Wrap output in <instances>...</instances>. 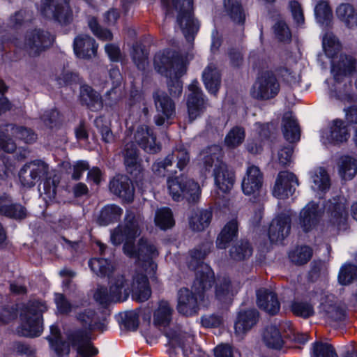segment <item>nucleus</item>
Listing matches in <instances>:
<instances>
[{
    "instance_id": "f257e3e1",
    "label": "nucleus",
    "mask_w": 357,
    "mask_h": 357,
    "mask_svg": "<svg viewBox=\"0 0 357 357\" xmlns=\"http://www.w3.org/2000/svg\"><path fill=\"white\" fill-rule=\"evenodd\" d=\"M155 70L167 77V88L172 98H178L183 91L180 78L187 71V61L179 52L166 50L155 54L153 61Z\"/></svg>"
},
{
    "instance_id": "f03ea898",
    "label": "nucleus",
    "mask_w": 357,
    "mask_h": 357,
    "mask_svg": "<svg viewBox=\"0 0 357 357\" xmlns=\"http://www.w3.org/2000/svg\"><path fill=\"white\" fill-rule=\"evenodd\" d=\"M109 291L114 302L126 300L131 292L132 297L139 302L148 300L151 294L148 278L142 273L135 274L132 283L123 275L116 276L111 281Z\"/></svg>"
},
{
    "instance_id": "7ed1b4c3",
    "label": "nucleus",
    "mask_w": 357,
    "mask_h": 357,
    "mask_svg": "<svg viewBox=\"0 0 357 357\" xmlns=\"http://www.w3.org/2000/svg\"><path fill=\"white\" fill-rule=\"evenodd\" d=\"M166 8V14L174 17L177 14L176 22L185 39L192 43L199 29L198 22L193 15V0H162Z\"/></svg>"
},
{
    "instance_id": "20e7f679",
    "label": "nucleus",
    "mask_w": 357,
    "mask_h": 357,
    "mask_svg": "<svg viewBox=\"0 0 357 357\" xmlns=\"http://www.w3.org/2000/svg\"><path fill=\"white\" fill-rule=\"evenodd\" d=\"M46 303L40 301H30L20 314L21 324L17 328L19 335L36 337L43 332V314L47 311Z\"/></svg>"
},
{
    "instance_id": "39448f33",
    "label": "nucleus",
    "mask_w": 357,
    "mask_h": 357,
    "mask_svg": "<svg viewBox=\"0 0 357 357\" xmlns=\"http://www.w3.org/2000/svg\"><path fill=\"white\" fill-rule=\"evenodd\" d=\"M140 215L131 210H127L123 225L116 227L111 233V241L114 245L124 242V253L133 254V242L140 235Z\"/></svg>"
},
{
    "instance_id": "423d86ee",
    "label": "nucleus",
    "mask_w": 357,
    "mask_h": 357,
    "mask_svg": "<svg viewBox=\"0 0 357 357\" xmlns=\"http://www.w3.org/2000/svg\"><path fill=\"white\" fill-rule=\"evenodd\" d=\"M169 194L174 201L185 199L189 204H197L201 195L198 183L183 175L167 179Z\"/></svg>"
},
{
    "instance_id": "0eeeda50",
    "label": "nucleus",
    "mask_w": 357,
    "mask_h": 357,
    "mask_svg": "<svg viewBox=\"0 0 357 357\" xmlns=\"http://www.w3.org/2000/svg\"><path fill=\"white\" fill-rule=\"evenodd\" d=\"M126 171L135 182L137 186L143 190L145 187V169L142 166V160L139 157V151L133 142L124 144L121 151Z\"/></svg>"
},
{
    "instance_id": "6e6552de",
    "label": "nucleus",
    "mask_w": 357,
    "mask_h": 357,
    "mask_svg": "<svg viewBox=\"0 0 357 357\" xmlns=\"http://www.w3.org/2000/svg\"><path fill=\"white\" fill-rule=\"evenodd\" d=\"M54 41V36L47 31L34 29L26 33L24 50L31 57H37L50 49Z\"/></svg>"
},
{
    "instance_id": "1a4fd4ad",
    "label": "nucleus",
    "mask_w": 357,
    "mask_h": 357,
    "mask_svg": "<svg viewBox=\"0 0 357 357\" xmlns=\"http://www.w3.org/2000/svg\"><path fill=\"white\" fill-rule=\"evenodd\" d=\"M69 3L70 0H40L39 13L46 19L68 24L73 18Z\"/></svg>"
},
{
    "instance_id": "9d476101",
    "label": "nucleus",
    "mask_w": 357,
    "mask_h": 357,
    "mask_svg": "<svg viewBox=\"0 0 357 357\" xmlns=\"http://www.w3.org/2000/svg\"><path fill=\"white\" fill-rule=\"evenodd\" d=\"M325 211L331 225L336 227L338 230H346L348 227V211L344 199L336 196L328 199L324 204Z\"/></svg>"
},
{
    "instance_id": "9b49d317",
    "label": "nucleus",
    "mask_w": 357,
    "mask_h": 357,
    "mask_svg": "<svg viewBox=\"0 0 357 357\" xmlns=\"http://www.w3.org/2000/svg\"><path fill=\"white\" fill-rule=\"evenodd\" d=\"M279 91L280 84L275 74L271 71H265L257 77L251 94L257 100H268L276 96Z\"/></svg>"
},
{
    "instance_id": "f8f14e48",
    "label": "nucleus",
    "mask_w": 357,
    "mask_h": 357,
    "mask_svg": "<svg viewBox=\"0 0 357 357\" xmlns=\"http://www.w3.org/2000/svg\"><path fill=\"white\" fill-rule=\"evenodd\" d=\"M292 326L289 321H282L278 324L268 326L263 335L266 345L271 349H280L287 337H291Z\"/></svg>"
},
{
    "instance_id": "ddd939ff",
    "label": "nucleus",
    "mask_w": 357,
    "mask_h": 357,
    "mask_svg": "<svg viewBox=\"0 0 357 357\" xmlns=\"http://www.w3.org/2000/svg\"><path fill=\"white\" fill-rule=\"evenodd\" d=\"M48 169V165L41 160L26 163L20 171V181L24 186L31 188L35 185L43 176L47 174Z\"/></svg>"
},
{
    "instance_id": "4468645a",
    "label": "nucleus",
    "mask_w": 357,
    "mask_h": 357,
    "mask_svg": "<svg viewBox=\"0 0 357 357\" xmlns=\"http://www.w3.org/2000/svg\"><path fill=\"white\" fill-rule=\"evenodd\" d=\"M194 81L188 86L190 93L187 100L188 121L192 123L204 112L206 109V101L202 91Z\"/></svg>"
},
{
    "instance_id": "2eb2a0df",
    "label": "nucleus",
    "mask_w": 357,
    "mask_h": 357,
    "mask_svg": "<svg viewBox=\"0 0 357 357\" xmlns=\"http://www.w3.org/2000/svg\"><path fill=\"white\" fill-rule=\"evenodd\" d=\"M134 139L135 143L149 154H156L162 149L161 144L156 141L155 135L148 126H137L134 132Z\"/></svg>"
},
{
    "instance_id": "dca6fc26",
    "label": "nucleus",
    "mask_w": 357,
    "mask_h": 357,
    "mask_svg": "<svg viewBox=\"0 0 357 357\" xmlns=\"http://www.w3.org/2000/svg\"><path fill=\"white\" fill-rule=\"evenodd\" d=\"M323 215V208L319 206V204L312 201L301 211L299 225L303 231L307 233L319 223Z\"/></svg>"
},
{
    "instance_id": "f3484780",
    "label": "nucleus",
    "mask_w": 357,
    "mask_h": 357,
    "mask_svg": "<svg viewBox=\"0 0 357 357\" xmlns=\"http://www.w3.org/2000/svg\"><path fill=\"white\" fill-rule=\"evenodd\" d=\"M331 71L335 80L341 82L344 77L357 73V59L350 54H342L337 61H333Z\"/></svg>"
},
{
    "instance_id": "a211bd4d",
    "label": "nucleus",
    "mask_w": 357,
    "mask_h": 357,
    "mask_svg": "<svg viewBox=\"0 0 357 357\" xmlns=\"http://www.w3.org/2000/svg\"><path fill=\"white\" fill-rule=\"evenodd\" d=\"M264 174L256 165L250 166L242 181V190L245 195L257 197L262 188Z\"/></svg>"
},
{
    "instance_id": "6ab92c4d",
    "label": "nucleus",
    "mask_w": 357,
    "mask_h": 357,
    "mask_svg": "<svg viewBox=\"0 0 357 357\" xmlns=\"http://www.w3.org/2000/svg\"><path fill=\"white\" fill-rule=\"evenodd\" d=\"M298 185V181L295 174L286 171L280 172L274 185L273 195L278 199H286L294 193Z\"/></svg>"
},
{
    "instance_id": "aec40b11",
    "label": "nucleus",
    "mask_w": 357,
    "mask_h": 357,
    "mask_svg": "<svg viewBox=\"0 0 357 357\" xmlns=\"http://www.w3.org/2000/svg\"><path fill=\"white\" fill-rule=\"evenodd\" d=\"M109 190L127 203H131L134 200L135 188L132 181L126 175H116L109 183Z\"/></svg>"
},
{
    "instance_id": "412c9836",
    "label": "nucleus",
    "mask_w": 357,
    "mask_h": 357,
    "mask_svg": "<svg viewBox=\"0 0 357 357\" xmlns=\"http://www.w3.org/2000/svg\"><path fill=\"white\" fill-rule=\"evenodd\" d=\"M291 218L289 214L282 213L271 222L268 236L271 242L282 241L290 233Z\"/></svg>"
},
{
    "instance_id": "4be33fe9",
    "label": "nucleus",
    "mask_w": 357,
    "mask_h": 357,
    "mask_svg": "<svg viewBox=\"0 0 357 357\" xmlns=\"http://www.w3.org/2000/svg\"><path fill=\"white\" fill-rule=\"evenodd\" d=\"M195 272V279L192 286V290L197 294L201 298L204 291L210 289L214 284L215 275L212 269L208 265H202Z\"/></svg>"
},
{
    "instance_id": "5701e85b",
    "label": "nucleus",
    "mask_w": 357,
    "mask_h": 357,
    "mask_svg": "<svg viewBox=\"0 0 357 357\" xmlns=\"http://www.w3.org/2000/svg\"><path fill=\"white\" fill-rule=\"evenodd\" d=\"M0 215L16 220L27 217L26 208L18 203H13L11 197L6 193L0 195Z\"/></svg>"
},
{
    "instance_id": "b1692460",
    "label": "nucleus",
    "mask_w": 357,
    "mask_h": 357,
    "mask_svg": "<svg viewBox=\"0 0 357 357\" xmlns=\"http://www.w3.org/2000/svg\"><path fill=\"white\" fill-rule=\"evenodd\" d=\"M73 49L77 57L90 59L96 56L98 45L92 37L89 35L81 34L75 38Z\"/></svg>"
},
{
    "instance_id": "393cba45",
    "label": "nucleus",
    "mask_w": 357,
    "mask_h": 357,
    "mask_svg": "<svg viewBox=\"0 0 357 357\" xmlns=\"http://www.w3.org/2000/svg\"><path fill=\"white\" fill-rule=\"evenodd\" d=\"M197 294L188 289H181L178 291L177 310L179 313L190 316L196 314L199 310Z\"/></svg>"
},
{
    "instance_id": "a878e982",
    "label": "nucleus",
    "mask_w": 357,
    "mask_h": 357,
    "mask_svg": "<svg viewBox=\"0 0 357 357\" xmlns=\"http://www.w3.org/2000/svg\"><path fill=\"white\" fill-rule=\"evenodd\" d=\"M68 339L81 357H91L98 353V350L92 346L89 336L82 331L72 333Z\"/></svg>"
},
{
    "instance_id": "bb28decb",
    "label": "nucleus",
    "mask_w": 357,
    "mask_h": 357,
    "mask_svg": "<svg viewBox=\"0 0 357 357\" xmlns=\"http://www.w3.org/2000/svg\"><path fill=\"white\" fill-rule=\"evenodd\" d=\"M257 305L270 315L276 314L280 309V303L277 294L265 288L257 291Z\"/></svg>"
},
{
    "instance_id": "cd10ccee",
    "label": "nucleus",
    "mask_w": 357,
    "mask_h": 357,
    "mask_svg": "<svg viewBox=\"0 0 357 357\" xmlns=\"http://www.w3.org/2000/svg\"><path fill=\"white\" fill-rule=\"evenodd\" d=\"M237 291L234 287L231 280L224 277L218 279L215 284V298L222 307H227L231 304Z\"/></svg>"
},
{
    "instance_id": "c85d7f7f",
    "label": "nucleus",
    "mask_w": 357,
    "mask_h": 357,
    "mask_svg": "<svg viewBox=\"0 0 357 357\" xmlns=\"http://www.w3.org/2000/svg\"><path fill=\"white\" fill-rule=\"evenodd\" d=\"M79 100L82 106L93 112L98 111L103 107L100 94L86 84L80 86Z\"/></svg>"
},
{
    "instance_id": "c756f323",
    "label": "nucleus",
    "mask_w": 357,
    "mask_h": 357,
    "mask_svg": "<svg viewBox=\"0 0 357 357\" xmlns=\"http://www.w3.org/2000/svg\"><path fill=\"white\" fill-rule=\"evenodd\" d=\"M211 208L193 209L188 216V225L193 231H202L207 228L212 220Z\"/></svg>"
},
{
    "instance_id": "7c9ffc66",
    "label": "nucleus",
    "mask_w": 357,
    "mask_h": 357,
    "mask_svg": "<svg viewBox=\"0 0 357 357\" xmlns=\"http://www.w3.org/2000/svg\"><path fill=\"white\" fill-rule=\"evenodd\" d=\"M259 313L256 309L241 310L235 321V332L243 334L250 330L259 321Z\"/></svg>"
},
{
    "instance_id": "2f4dec72",
    "label": "nucleus",
    "mask_w": 357,
    "mask_h": 357,
    "mask_svg": "<svg viewBox=\"0 0 357 357\" xmlns=\"http://www.w3.org/2000/svg\"><path fill=\"white\" fill-rule=\"evenodd\" d=\"M201 155L203 156L202 160L206 171H210L213 166L214 169H217L222 164H225L222 161L224 152L219 145L214 144L206 147L201 152Z\"/></svg>"
},
{
    "instance_id": "473e14b6",
    "label": "nucleus",
    "mask_w": 357,
    "mask_h": 357,
    "mask_svg": "<svg viewBox=\"0 0 357 357\" xmlns=\"http://www.w3.org/2000/svg\"><path fill=\"white\" fill-rule=\"evenodd\" d=\"M152 96L158 113H161L167 117H173L175 115V103L173 98L169 96L165 91L158 89L153 91Z\"/></svg>"
},
{
    "instance_id": "72a5a7b5",
    "label": "nucleus",
    "mask_w": 357,
    "mask_h": 357,
    "mask_svg": "<svg viewBox=\"0 0 357 357\" xmlns=\"http://www.w3.org/2000/svg\"><path fill=\"white\" fill-rule=\"evenodd\" d=\"M133 254H125L130 257L137 258L142 261L149 260L158 255V251L155 245L144 237L139 240L137 247L133 242Z\"/></svg>"
},
{
    "instance_id": "f704fd0d",
    "label": "nucleus",
    "mask_w": 357,
    "mask_h": 357,
    "mask_svg": "<svg viewBox=\"0 0 357 357\" xmlns=\"http://www.w3.org/2000/svg\"><path fill=\"white\" fill-rule=\"evenodd\" d=\"M213 176L215 184L223 192H227L232 188L235 181L234 172L229 169L226 164H222L219 168L214 169Z\"/></svg>"
},
{
    "instance_id": "c9c22d12",
    "label": "nucleus",
    "mask_w": 357,
    "mask_h": 357,
    "mask_svg": "<svg viewBox=\"0 0 357 357\" xmlns=\"http://www.w3.org/2000/svg\"><path fill=\"white\" fill-rule=\"evenodd\" d=\"M282 130L284 139L290 144H293L300 139V127L290 112L285 113L282 117Z\"/></svg>"
},
{
    "instance_id": "e433bc0d",
    "label": "nucleus",
    "mask_w": 357,
    "mask_h": 357,
    "mask_svg": "<svg viewBox=\"0 0 357 357\" xmlns=\"http://www.w3.org/2000/svg\"><path fill=\"white\" fill-rule=\"evenodd\" d=\"M321 310L332 321H340L345 317V310L337 301L326 297L321 302Z\"/></svg>"
},
{
    "instance_id": "4c0bfd02",
    "label": "nucleus",
    "mask_w": 357,
    "mask_h": 357,
    "mask_svg": "<svg viewBox=\"0 0 357 357\" xmlns=\"http://www.w3.org/2000/svg\"><path fill=\"white\" fill-rule=\"evenodd\" d=\"M206 88L214 95L217 93L221 84V74L214 63H210L202 75Z\"/></svg>"
},
{
    "instance_id": "58836bf2",
    "label": "nucleus",
    "mask_w": 357,
    "mask_h": 357,
    "mask_svg": "<svg viewBox=\"0 0 357 357\" xmlns=\"http://www.w3.org/2000/svg\"><path fill=\"white\" fill-rule=\"evenodd\" d=\"M77 319L86 329L103 331L105 328V324L101 322L93 310H84L77 314Z\"/></svg>"
},
{
    "instance_id": "ea45409f",
    "label": "nucleus",
    "mask_w": 357,
    "mask_h": 357,
    "mask_svg": "<svg viewBox=\"0 0 357 357\" xmlns=\"http://www.w3.org/2000/svg\"><path fill=\"white\" fill-rule=\"evenodd\" d=\"M336 15L348 28L357 26V9L352 4L341 3L336 9Z\"/></svg>"
},
{
    "instance_id": "a19ab883",
    "label": "nucleus",
    "mask_w": 357,
    "mask_h": 357,
    "mask_svg": "<svg viewBox=\"0 0 357 357\" xmlns=\"http://www.w3.org/2000/svg\"><path fill=\"white\" fill-rule=\"evenodd\" d=\"M174 310L166 301L159 302L158 307L153 314V323L159 327L166 328L172 321Z\"/></svg>"
},
{
    "instance_id": "79ce46f5",
    "label": "nucleus",
    "mask_w": 357,
    "mask_h": 357,
    "mask_svg": "<svg viewBox=\"0 0 357 357\" xmlns=\"http://www.w3.org/2000/svg\"><path fill=\"white\" fill-rule=\"evenodd\" d=\"M238 223L236 220L229 221L222 229L216 239V246L219 249H225L228 244L237 236Z\"/></svg>"
},
{
    "instance_id": "37998d69",
    "label": "nucleus",
    "mask_w": 357,
    "mask_h": 357,
    "mask_svg": "<svg viewBox=\"0 0 357 357\" xmlns=\"http://www.w3.org/2000/svg\"><path fill=\"white\" fill-rule=\"evenodd\" d=\"M337 167L340 176L345 181L352 179L357 174V160L351 156L340 157Z\"/></svg>"
},
{
    "instance_id": "c03bdc74",
    "label": "nucleus",
    "mask_w": 357,
    "mask_h": 357,
    "mask_svg": "<svg viewBox=\"0 0 357 357\" xmlns=\"http://www.w3.org/2000/svg\"><path fill=\"white\" fill-rule=\"evenodd\" d=\"M51 335L47 337L52 348L59 356L68 354L70 351V345L68 342L61 340V333L59 327L52 325L50 327Z\"/></svg>"
},
{
    "instance_id": "a18cd8bd",
    "label": "nucleus",
    "mask_w": 357,
    "mask_h": 357,
    "mask_svg": "<svg viewBox=\"0 0 357 357\" xmlns=\"http://www.w3.org/2000/svg\"><path fill=\"white\" fill-rule=\"evenodd\" d=\"M252 251V247L248 241L241 240L231 246L229 252L231 259L241 261L250 257Z\"/></svg>"
},
{
    "instance_id": "49530a36",
    "label": "nucleus",
    "mask_w": 357,
    "mask_h": 357,
    "mask_svg": "<svg viewBox=\"0 0 357 357\" xmlns=\"http://www.w3.org/2000/svg\"><path fill=\"white\" fill-rule=\"evenodd\" d=\"M225 10L231 20L243 25L245 20V14L241 3L238 0H224Z\"/></svg>"
},
{
    "instance_id": "de8ad7c7",
    "label": "nucleus",
    "mask_w": 357,
    "mask_h": 357,
    "mask_svg": "<svg viewBox=\"0 0 357 357\" xmlns=\"http://www.w3.org/2000/svg\"><path fill=\"white\" fill-rule=\"evenodd\" d=\"M123 210L115 204L105 206L100 211L97 222L100 225H107L109 223L117 221L122 215Z\"/></svg>"
},
{
    "instance_id": "09e8293b",
    "label": "nucleus",
    "mask_w": 357,
    "mask_h": 357,
    "mask_svg": "<svg viewBox=\"0 0 357 357\" xmlns=\"http://www.w3.org/2000/svg\"><path fill=\"white\" fill-rule=\"evenodd\" d=\"M312 255L313 250L310 246H298L289 253V258L293 264L301 266L307 264Z\"/></svg>"
},
{
    "instance_id": "8fccbe9b",
    "label": "nucleus",
    "mask_w": 357,
    "mask_h": 357,
    "mask_svg": "<svg viewBox=\"0 0 357 357\" xmlns=\"http://www.w3.org/2000/svg\"><path fill=\"white\" fill-rule=\"evenodd\" d=\"M349 137L347 126L342 120H335L331 127L328 139L333 142L342 143L346 142Z\"/></svg>"
},
{
    "instance_id": "3c124183",
    "label": "nucleus",
    "mask_w": 357,
    "mask_h": 357,
    "mask_svg": "<svg viewBox=\"0 0 357 357\" xmlns=\"http://www.w3.org/2000/svg\"><path fill=\"white\" fill-rule=\"evenodd\" d=\"M173 156L167 155L162 160H157L152 165L153 174L159 177L168 176V179L172 178L170 176L176 172L173 169Z\"/></svg>"
},
{
    "instance_id": "603ef678",
    "label": "nucleus",
    "mask_w": 357,
    "mask_h": 357,
    "mask_svg": "<svg viewBox=\"0 0 357 357\" xmlns=\"http://www.w3.org/2000/svg\"><path fill=\"white\" fill-rule=\"evenodd\" d=\"M43 124L50 129L59 128L63 123V115L56 109L46 110L40 116Z\"/></svg>"
},
{
    "instance_id": "864d4df0",
    "label": "nucleus",
    "mask_w": 357,
    "mask_h": 357,
    "mask_svg": "<svg viewBox=\"0 0 357 357\" xmlns=\"http://www.w3.org/2000/svg\"><path fill=\"white\" fill-rule=\"evenodd\" d=\"M245 137V129L241 126H235L226 135L225 144L229 149H235L243 142Z\"/></svg>"
},
{
    "instance_id": "5fc2aeb1",
    "label": "nucleus",
    "mask_w": 357,
    "mask_h": 357,
    "mask_svg": "<svg viewBox=\"0 0 357 357\" xmlns=\"http://www.w3.org/2000/svg\"><path fill=\"white\" fill-rule=\"evenodd\" d=\"M155 222L162 229L172 228L174 225L175 221L171 209L162 208L158 210L155 215Z\"/></svg>"
},
{
    "instance_id": "6e6d98bb",
    "label": "nucleus",
    "mask_w": 357,
    "mask_h": 357,
    "mask_svg": "<svg viewBox=\"0 0 357 357\" xmlns=\"http://www.w3.org/2000/svg\"><path fill=\"white\" fill-rule=\"evenodd\" d=\"M314 185L312 188L314 190L325 192L328 190L331 187V181L326 170L323 167H319L316 170L312 176Z\"/></svg>"
},
{
    "instance_id": "4d7b16f0",
    "label": "nucleus",
    "mask_w": 357,
    "mask_h": 357,
    "mask_svg": "<svg viewBox=\"0 0 357 357\" xmlns=\"http://www.w3.org/2000/svg\"><path fill=\"white\" fill-rule=\"evenodd\" d=\"M94 123L101 135L102 141L105 144L113 143L115 138L111 129L110 123L106 121L102 116L96 118Z\"/></svg>"
},
{
    "instance_id": "13d9d810",
    "label": "nucleus",
    "mask_w": 357,
    "mask_h": 357,
    "mask_svg": "<svg viewBox=\"0 0 357 357\" xmlns=\"http://www.w3.org/2000/svg\"><path fill=\"white\" fill-rule=\"evenodd\" d=\"M12 135L25 143L31 144L34 142L37 139V135L31 130L24 126H17L15 124H10Z\"/></svg>"
},
{
    "instance_id": "bf43d9fd",
    "label": "nucleus",
    "mask_w": 357,
    "mask_h": 357,
    "mask_svg": "<svg viewBox=\"0 0 357 357\" xmlns=\"http://www.w3.org/2000/svg\"><path fill=\"white\" fill-rule=\"evenodd\" d=\"M323 47L326 54L331 58L336 56L342 49L338 39L332 33H326L323 38Z\"/></svg>"
},
{
    "instance_id": "052dcab7",
    "label": "nucleus",
    "mask_w": 357,
    "mask_h": 357,
    "mask_svg": "<svg viewBox=\"0 0 357 357\" xmlns=\"http://www.w3.org/2000/svg\"><path fill=\"white\" fill-rule=\"evenodd\" d=\"M338 280L343 285L349 284L357 280V266L351 264L344 265L340 271Z\"/></svg>"
},
{
    "instance_id": "680f3d73",
    "label": "nucleus",
    "mask_w": 357,
    "mask_h": 357,
    "mask_svg": "<svg viewBox=\"0 0 357 357\" xmlns=\"http://www.w3.org/2000/svg\"><path fill=\"white\" fill-rule=\"evenodd\" d=\"M291 310L294 315L304 319L312 317L314 313L312 304L303 301H294L291 305Z\"/></svg>"
},
{
    "instance_id": "e2e57ef3",
    "label": "nucleus",
    "mask_w": 357,
    "mask_h": 357,
    "mask_svg": "<svg viewBox=\"0 0 357 357\" xmlns=\"http://www.w3.org/2000/svg\"><path fill=\"white\" fill-rule=\"evenodd\" d=\"M132 56L137 67L140 70H144L148 58V54L142 43L136 42L133 45Z\"/></svg>"
},
{
    "instance_id": "0e129e2a",
    "label": "nucleus",
    "mask_w": 357,
    "mask_h": 357,
    "mask_svg": "<svg viewBox=\"0 0 357 357\" xmlns=\"http://www.w3.org/2000/svg\"><path fill=\"white\" fill-rule=\"evenodd\" d=\"M168 155L173 156V162H176V167L182 171L190 162V153L183 146L176 148L172 154Z\"/></svg>"
},
{
    "instance_id": "69168bd1",
    "label": "nucleus",
    "mask_w": 357,
    "mask_h": 357,
    "mask_svg": "<svg viewBox=\"0 0 357 357\" xmlns=\"http://www.w3.org/2000/svg\"><path fill=\"white\" fill-rule=\"evenodd\" d=\"M275 38L280 42L289 43L291 40V33L287 23L282 20L275 22L273 27Z\"/></svg>"
},
{
    "instance_id": "338daca9",
    "label": "nucleus",
    "mask_w": 357,
    "mask_h": 357,
    "mask_svg": "<svg viewBox=\"0 0 357 357\" xmlns=\"http://www.w3.org/2000/svg\"><path fill=\"white\" fill-rule=\"evenodd\" d=\"M91 269L98 275L108 276L112 273V268L107 260L103 259H93L89 262Z\"/></svg>"
},
{
    "instance_id": "774afa93",
    "label": "nucleus",
    "mask_w": 357,
    "mask_h": 357,
    "mask_svg": "<svg viewBox=\"0 0 357 357\" xmlns=\"http://www.w3.org/2000/svg\"><path fill=\"white\" fill-rule=\"evenodd\" d=\"M313 345V354L314 357H337L331 344L321 342H316Z\"/></svg>"
}]
</instances>
